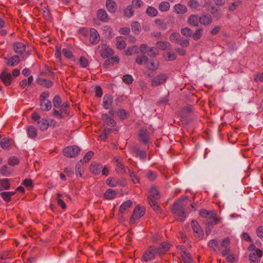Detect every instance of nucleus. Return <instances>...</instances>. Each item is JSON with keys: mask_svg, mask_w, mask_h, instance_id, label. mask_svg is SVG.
<instances>
[{"mask_svg": "<svg viewBox=\"0 0 263 263\" xmlns=\"http://www.w3.org/2000/svg\"><path fill=\"white\" fill-rule=\"evenodd\" d=\"M114 160L116 163L117 171L122 174H125L126 173V167L124 165L122 161L117 157H115Z\"/></svg>", "mask_w": 263, "mask_h": 263, "instance_id": "13", "label": "nucleus"}, {"mask_svg": "<svg viewBox=\"0 0 263 263\" xmlns=\"http://www.w3.org/2000/svg\"><path fill=\"white\" fill-rule=\"evenodd\" d=\"M37 83L40 85L44 86L47 88L51 87L53 84L51 81L42 78L39 79L37 80Z\"/></svg>", "mask_w": 263, "mask_h": 263, "instance_id": "37", "label": "nucleus"}, {"mask_svg": "<svg viewBox=\"0 0 263 263\" xmlns=\"http://www.w3.org/2000/svg\"><path fill=\"white\" fill-rule=\"evenodd\" d=\"M106 6L110 12H115L117 10L116 4L113 0H107L106 3Z\"/></svg>", "mask_w": 263, "mask_h": 263, "instance_id": "27", "label": "nucleus"}, {"mask_svg": "<svg viewBox=\"0 0 263 263\" xmlns=\"http://www.w3.org/2000/svg\"><path fill=\"white\" fill-rule=\"evenodd\" d=\"M156 47L160 50H164L171 48V44L167 41H160L156 43Z\"/></svg>", "mask_w": 263, "mask_h": 263, "instance_id": "23", "label": "nucleus"}, {"mask_svg": "<svg viewBox=\"0 0 263 263\" xmlns=\"http://www.w3.org/2000/svg\"><path fill=\"white\" fill-rule=\"evenodd\" d=\"M140 25L138 22H134L132 24V30L135 33H138L140 29Z\"/></svg>", "mask_w": 263, "mask_h": 263, "instance_id": "51", "label": "nucleus"}, {"mask_svg": "<svg viewBox=\"0 0 263 263\" xmlns=\"http://www.w3.org/2000/svg\"><path fill=\"white\" fill-rule=\"evenodd\" d=\"M102 120L108 125L114 127L116 125V121L111 118L107 114H104L102 116Z\"/></svg>", "mask_w": 263, "mask_h": 263, "instance_id": "24", "label": "nucleus"}, {"mask_svg": "<svg viewBox=\"0 0 263 263\" xmlns=\"http://www.w3.org/2000/svg\"><path fill=\"white\" fill-rule=\"evenodd\" d=\"M156 254V248L154 246H150L144 252L143 258L145 261H148L154 259Z\"/></svg>", "mask_w": 263, "mask_h": 263, "instance_id": "8", "label": "nucleus"}, {"mask_svg": "<svg viewBox=\"0 0 263 263\" xmlns=\"http://www.w3.org/2000/svg\"><path fill=\"white\" fill-rule=\"evenodd\" d=\"M52 115L54 117H56L59 118V119H63L64 118V115L60 111V110H58L57 109H53L52 112Z\"/></svg>", "mask_w": 263, "mask_h": 263, "instance_id": "62", "label": "nucleus"}, {"mask_svg": "<svg viewBox=\"0 0 263 263\" xmlns=\"http://www.w3.org/2000/svg\"><path fill=\"white\" fill-rule=\"evenodd\" d=\"M191 224L193 232L196 234V237H202L203 235V232L198 223L195 220H192Z\"/></svg>", "mask_w": 263, "mask_h": 263, "instance_id": "12", "label": "nucleus"}, {"mask_svg": "<svg viewBox=\"0 0 263 263\" xmlns=\"http://www.w3.org/2000/svg\"><path fill=\"white\" fill-rule=\"evenodd\" d=\"M167 78L168 77L165 74L161 73L158 74L153 79L151 85L152 87H157L165 83Z\"/></svg>", "mask_w": 263, "mask_h": 263, "instance_id": "7", "label": "nucleus"}, {"mask_svg": "<svg viewBox=\"0 0 263 263\" xmlns=\"http://www.w3.org/2000/svg\"><path fill=\"white\" fill-rule=\"evenodd\" d=\"M13 169L7 165H3L1 169V173L5 176H9L12 172Z\"/></svg>", "mask_w": 263, "mask_h": 263, "instance_id": "34", "label": "nucleus"}, {"mask_svg": "<svg viewBox=\"0 0 263 263\" xmlns=\"http://www.w3.org/2000/svg\"><path fill=\"white\" fill-rule=\"evenodd\" d=\"M4 60L6 61V64L9 66L16 65L20 61L18 55H14L10 58L5 57L4 58Z\"/></svg>", "mask_w": 263, "mask_h": 263, "instance_id": "16", "label": "nucleus"}, {"mask_svg": "<svg viewBox=\"0 0 263 263\" xmlns=\"http://www.w3.org/2000/svg\"><path fill=\"white\" fill-rule=\"evenodd\" d=\"M53 106L55 108H59L62 104L61 97L59 95H56L52 101Z\"/></svg>", "mask_w": 263, "mask_h": 263, "instance_id": "44", "label": "nucleus"}, {"mask_svg": "<svg viewBox=\"0 0 263 263\" xmlns=\"http://www.w3.org/2000/svg\"><path fill=\"white\" fill-rule=\"evenodd\" d=\"M181 256L184 263H193L190 253L184 251L182 253Z\"/></svg>", "mask_w": 263, "mask_h": 263, "instance_id": "42", "label": "nucleus"}, {"mask_svg": "<svg viewBox=\"0 0 263 263\" xmlns=\"http://www.w3.org/2000/svg\"><path fill=\"white\" fill-rule=\"evenodd\" d=\"M182 47H187L189 45V40L188 39H182L180 37L178 43Z\"/></svg>", "mask_w": 263, "mask_h": 263, "instance_id": "60", "label": "nucleus"}, {"mask_svg": "<svg viewBox=\"0 0 263 263\" xmlns=\"http://www.w3.org/2000/svg\"><path fill=\"white\" fill-rule=\"evenodd\" d=\"M28 136L31 138H34L37 136L36 129L33 126H29L27 128Z\"/></svg>", "mask_w": 263, "mask_h": 263, "instance_id": "32", "label": "nucleus"}, {"mask_svg": "<svg viewBox=\"0 0 263 263\" xmlns=\"http://www.w3.org/2000/svg\"><path fill=\"white\" fill-rule=\"evenodd\" d=\"M89 41L93 45L97 44L100 41V35L98 31L94 28L90 29Z\"/></svg>", "mask_w": 263, "mask_h": 263, "instance_id": "10", "label": "nucleus"}, {"mask_svg": "<svg viewBox=\"0 0 263 263\" xmlns=\"http://www.w3.org/2000/svg\"><path fill=\"white\" fill-rule=\"evenodd\" d=\"M116 46L118 49L122 50L126 47V44L122 37H118L117 38Z\"/></svg>", "mask_w": 263, "mask_h": 263, "instance_id": "33", "label": "nucleus"}, {"mask_svg": "<svg viewBox=\"0 0 263 263\" xmlns=\"http://www.w3.org/2000/svg\"><path fill=\"white\" fill-rule=\"evenodd\" d=\"M49 96V93L48 91H44L40 95V107L42 111H49L51 109V102L48 99Z\"/></svg>", "mask_w": 263, "mask_h": 263, "instance_id": "2", "label": "nucleus"}, {"mask_svg": "<svg viewBox=\"0 0 263 263\" xmlns=\"http://www.w3.org/2000/svg\"><path fill=\"white\" fill-rule=\"evenodd\" d=\"M0 79L6 86H8L11 85L13 77L10 73L7 72L6 70H4L0 74Z\"/></svg>", "mask_w": 263, "mask_h": 263, "instance_id": "9", "label": "nucleus"}, {"mask_svg": "<svg viewBox=\"0 0 263 263\" xmlns=\"http://www.w3.org/2000/svg\"><path fill=\"white\" fill-rule=\"evenodd\" d=\"M19 162V160L16 157H11L9 158L8 160V163L9 165L13 166L16 164H17Z\"/></svg>", "mask_w": 263, "mask_h": 263, "instance_id": "61", "label": "nucleus"}, {"mask_svg": "<svg viewBox=\"0 0 263 263\" xmlns=\"http://www.w3.org/2000/svg\"><path fill=\"white\" fill-rule=\"evenodd\" d=\"M138 53V48L135 47H132L130 48H128V49L126 51V55H132L135 53Z\"/></svg>", "mask_w": 263, "mask_h": 263, "instance_id": "56", "label": "nucleus"}, {"mask_svg": "<svg viewBox=\"0 0 263 263\" xmlns=\"http://www.w3.org/2000/svg\"><path fill=\"white\" fill-rule=\"evenodd\" d=\"M68 104L67 103H64L62 104L60 106V111L63 114H65L66 115H69V110H68Z\"/></svg>", "mask_w": 263, "mask_h": 263, "instance_id": "46", "label": "nucleus"}, {"mask_svg": "<svg viewBox=\"0 0 263 263\" xmlns=\"http://www.w3.org/2000/svg\"><path fill=\"white\" fill-rule=\"evenodd\" d=\"M149 193L150 196L148 197H151L152 199L154 198L155 200L158 199L160 197L159 191L155 186L152 187Z\"/></svg>", "mask_w": 263, "mask_h": 263, "instance_id": "35", "label": "nucleus"}, {"mask_svg": "<svg viewBox=\"0 0 263 263\" xmlns=\"http://www.w3.org/2000/svg\"><path fill=\"white\" fill-rule=\"evenodd\" d=\"M140 141L144 144H147L149 142L148 133L146 129L141 128L139 133Z\"/></svg>", "mask_w": 263, "mask_h": 263, "instance_id": "11", "label": "nucleus"}, {"mask_svg": "<svg viewBox=\"0 0 263 263\" xmlns=\"http://www.w3.org/2000/svg\"><path fill=\"white\" fill-rule=\"evenodd\" d=\"M102 168V165L101 164L95 162L91 164L90 170L92 174L97 175L100 174Z\"/></svg>", "mask_w": 263, "mask_h": 263, "instance_id": "22", "label": "nucleus"}, {"mask_svg": "<svg viewBox=\"0 0 263 263\" xmlns=\"http://www.w3.org/2000/svg\"><path fill=\"white\" fill-rule=\"evenodd\" d=\"M133 80L132 76L130 74H126L123 77V81L127 84L132 83Z\"/></svg>", "mask_w": 263, "mask_h": 263, "instance_id": "57", "label": "nucleus"}, {"mask_svg": "<svg viewBox=\"0 0 263 263\" xmlns=\"http://www.w3.org/2000/svg\"><path fill=\"white\" fill-rule=\"evenodd\" d=\"M187 200L186 197H182L176 201L173 205L172 210L178 221H183L186 218L184 208L186 205Z\"/></svg>", "mask_w": 263, "mask_h": 263, "instance_id": "1", "label": "nucleus"}, {"mask_svg": "<svg viewBox=\"0 0 263 263\" xmlns=\"http://www.w3.org/2000/svg\"><path fill=\"white\" fill-rule=\"evenodd\" d=\"M147 60L148 57L145 55H143L137 57L136 59V62L138 64L142 65L143 64H146V62H147Z\"/></svg>", "mask_w": 263, "mask_h": 263, "instance_id": "50", "label": "nucleus"}, {"mask_svg": "<svg viewBox=\"0 0 263 263\" xmlns=\"http://www.w3.org/2000/svg\"><path fill=\"white\" fill-rule=\"evenodd\" d=\"M145 212V209L144 207L137 205L133 213L130 218V222L131 223H135L136 220L140 218L144 215Z\"/></svg>", "mask_w": 263, "mask_h": 263, "instance_id": "3", "label": "nucleus"}, {"mask_svg": "<svg viewBox=\"0 0 263 263\" xmlns=\"http://www.w3.org/2000/svg\"><path fill=\"white\" fill-rule=\"evenodd\" d=\"M199 21L201 24L208 26L212 22V17L209 14L202 13L199 16Z\"/></svg>", "mask_w": 263, "mask_h": 263, "instance_id": "14", "label": "nucleus"}, {"mask_svg": "<svg viewBox=\"0 0 263 263\" xmlns=\"http://www.w3.org/2000/svg\"><path fill=\"white\" fill-rule=\"evenodd\" d=\"M15 194V192L4 191L1 192L0 195L5 201L9 202L11 200L12 196H13Z\"/></svg>", "mask_w": 263, "mask_h": 263, "instance_id": "25", "label": "nucleus"}, {"mask_svg": "<svg viewBox=\"0 0 263 263\" xmlns=\"http://www.w3.org/2000/svg\"><path fill=\"white\" fill-rule=\"evenodd\" d=\"M194 108L192 105H187L183 108L182 110V114L183 116H186L187 114L193 113Z\"/></svg>", "mask_w": 263, "mask_h": 263, "instance_id": "43", "label": "nucleus"}, {"mask_svg": "<svg viewBox=\"0 0 263 263\" xmlns=\"http://www.w3.org/2000/svg\"><path fill=\"white\" fill-rule=\"evenodd\" d=\"M0 145L3 149H7L10 146V141L7 138H3L1 141Z\"/></svg>", "mask_w": 263, "mask_h": 263, "instance_id": "39", "label": "nucleus"}, {"mask_svg": "<svg viewBox=\"0 0 263 263\" xmlns=\"http://www.w3.org/2000/svg\"><path fill=\"white\" fill-rule=\"evenodd\" d=\"M147 199L149 205L153 210L157 213H160L161 212L160 208L156 200L151 198V197H148Z\"/></svg>", "mask_w": 263, "mask_h": 263, "instance_id": "28", "label": "nucleus"}, {"mask_svg": "<svg viewBox=\"0 0 263 263\" xmlns=\"http://www.w3.org/2000/svg\"><path fill=\"white\" fill-rule=\"evenodd\" d=\"M98 18L102 22H106L108 21V17L106 12L102 9H100L97 12Z\"/></svg>", "mask_w": 263, "mask_h": 263, "instance_id": "29", "label": "nucleus"}, {"mask_svg": "<svg viewBox=\"0 0 263 263\" xmlns=\"http://www.w3.org/2000/svg\"><path fill=\"white\" fill-rule=\"evenodd\" d=\"M133 151L141 160L143 161L145 160L146 158V153L145 151H140L138 147L135 146L133 147Z\"/></svg>", "mask_w": 263, "mask_h": 263, "instance_id": "20", "label": "nucleus"}, {"mask_svg": "<svg viewBox=\"0 0 263 263\" xmlns=\"http://www.w3.org/2000/svg\"><path fill=\"white\" fill-rule=\"evenodd\" d=\"M187 23L190 26L198 27L200 23L199 16L197 14H192L188 17Z\"/></svg>", "mask_w": 263, "mask_h": 263, "instance_id": "15", "label": "nucleus"}, {"mask_svg": "<svg viewBox=\"0 0 263 263\" xmlns=\"http://www.w3.org/2000/svg\"><path fill=\"white\" fill-rule=\"evenodd\" d=\"M63 54L67 58L71 59L73 57L72 52L68 49L64 48L62 50Z\"/></svg>", "mask_w": 263, "mask_h": 263, "instance_id": "55", "label": "nucleus"}, {"mask_svg": "<svg viewBox=\"0 0 263 263\" xmlns=\"http://www.w3.org/2000/svg\"><path fill=\"white\" fill-rule=\"evenodd\" d=\"M80 152V148L79 147L72 145L65 148L63 150V154L67 157L73 158L76 157Z\"/></svg>", "mask_w": 263, "mask_h": 263, "instance_id": "4", "label": "nucleus"}, {"mask_svg": "<svg viewBox=\"0 0 263 263\" xmlns=\"http://www.w3.org/2000/svg\"><path fill=\"white\" fill-rule=\"evenodd\" d=\"M256 234L260 238H263V226H259L257 228Z\"/></svg>", "mask_w": 263, "mask_h": 263, "instance_id": "64", "label": "nucleus"}, {"mask_svg": "<svg viewBox=\"0 0 263 263\" xmlns=\"http://www.w3.org/2000/svg\"><path fill=\"white\" fill-rule=\"evenodd\" d=\"M10 184L8 179H0V191L9 190Z\"/></svg>", "mask_w": 263, "mask_h": 263, "instance_id": "30", "label": "nucleus"}, {"mask_svg": "<svg viewBox=\"0 0 263 263\" xmlns=\"http://www.w3.org/2000/svg\"><path fill=\"white\" fill-rule=\"evenodd\" d=\"M13 48L15 52L20 54H23L26 50L25 45L21 42L14 43Z\"/></svg>", "mask_w": 263, "mask_h": 263, "instance_id": "17", "label": "nucleus"}, {"mask_svg": "<svg viewBox=\"0 0 263 263\" xmlns=\"http://www.w3.org/2000/svg\"><path fill=\"white\" fill-rule=\"evenodd\" d=\"M187 5L191 8L196 9L197 8L198 2L196 0H190L188 2Z\"/></svg>", "mask_w": 263, "mask_h": 263, "instance_id": "63", "label": "nucleus"}, {"mask_svg": "<svg viewBox=\"0 0 263 263\" xmlns=\"http://www.w3.org/2000/svg\"><path fill=\"white\" fill-rule=\"evenodd\" d=\"M174 11L178 14H183L187 11V7L181 4H178L174 6Z\"/></svg>", "mask_w": 263, "mask_h": 263, "instance_id": "21", "label": "nucleus"}, {"mask_svg": "<svg viewBox=\"0 0 263 263\" xmlns=\"http://www.w3.org/2000/svg\"><path fill=\"white\" fill-rule=\"evenodd\" d=\"M133 204V202L130 200H128L123 203L120 206V214H123L125 211L129 208Z\"/></svg>", "mask_w": 263, "mask_h": 263, "instance_id": "31", "label": "nucleus"}, {"mask_svg": "<svg viewBox=\"0 0 263 263\" xmlns=\"http://www.w3.org/2000/svg\"><path fill=\"white\" fill-rule=\"evenodd\" d=\"M116 194L117 192L116 191L108 189L105 192L104 196L107 199H112L116 197Z\"/></svg>", "mask_w": 263, "mask_h": 263, "instance_id": "38", "label": "nucleus"}, {"mask_svg": "<svg viewBox=\"0 0 263 263\" xmlns=\"http://www.w3.org/2000/svg\"><path fill=\"white\" fill-rule=\"evenodd\" d=\"M203 34V29L199 28L197 29L194 33H192V37L195 41L200 39Z\"/></svg>", "mask_w": 263, "mask_h": 263, "instance_id": "40", "label": "nucleus"}, {"mask_svg": "<svg viewBox=\"0 0 263 263\" xmlns=\"http://www.w3.org/2000/svg\"><path fill=\"white\" fill-rule=\"evenodd\" d=\"M113 102V98L110 95H105L103 97V107L106 109H110Z\"/></svg>", "mask_w": 263, "mask_h": 263, "instance_id": "19", "label": "nucleus"}, {"mask_svg": "<svg viewBox=\"0 0 263 263\" xmlns=\"http://www.w3.org/2000/svg\"><path fill=\"white\" fill-rule=\"evenodd\" d=\"M208 246L210 248L212 249L214 251H216L217 250L216 248L218 247V242L215 239H212L209 241Z\"/></svg>", "mask_w": 263, "mask_h": 263, "instance_id": "52", "label": "nucleus"}, {"mask_svg": "<svg viewBox=\"0 0 263 263\" xmlns=\"http://www.w3.org/2000/svg\"><path fill=\"white\" fill-rule=\"evenodd\" d=\"M129 174L132 181L134 183H138L140 182V180L138 176L135 173L131 172L130 170H129Z\"/></svg>", "mask_w": 263, "mask_h": 263, "instance_id": "59", "label": "nucleus"}, {"mask_svg": "<svg viewBox=\"0 0 263 263\" xmlns=\"http://www.w3.org/2000/svg\"><path fill=\"white\" fill-rule=\"evenodd\" d=\"M170 4L167 2H163L159 5V10L161 11H166L170 9Z\"/></svg>", "mask_w": 263, "mask_h": 263, "instance_id": "47", "label": "nucleus"}, {"mask_svg": "<svg viewBox=\"0 0 263 263\" xmlns=\"http://www.w3.org/2000/svg\"><path fill=\"white\" fill-rule=\"evenodd\" d=\"M180 32L183 35L186 37H191L192 34V30L188 27L182 28Z\"/></svg>", "mask_w": 263, "mask_h": 263, "instance_id": "45", "label": "nucleus"}, {"mask_svg": "<svg viewBox=\"0 0 263 263\" xmlns=\"http://www.w3.org/2000/svg\"><path fill=\"white\" fill-rule=\"evenodd\" d=\"M117 115L122 120L127 118V112L124 109H120L117 112Z\"/></svg>", "mask_w": 263, "mask_h": 263, "instance_id": "54", "label": "nucleus"}, {"mask_svg": "<svg viewBox=\"0 0 263 263\" xmlns=\"http://www.w3.org/2000/svg\"><path fill=\"white\" fill-rule=\"evenodd\" d=\"M200 215L204 218H209L215 216L216 214L214 211H208L206 210L203 209L200 211Z\"/></svg>", "mask_w": 263, "mask_h": 263, "instance_id": "36", "label": "nucleus"}, {"mask_svg": "<svg viewBox=\"0 0 263 263\" xmlns=\"http://www.w3.org/2000/svg\"><path fill=\"white\" fill-rule=\"evenodd\" d=\"M169 39L171 42L177 43L180 39V34L178 33H172L170 35Z\"/></svg>", "mask_w": 263, "mask_h": 263, "instance_id": "49", "label": "nucleus"}, {"mask_svg": "<svg viewBox=\"0 0 263 263\" xmlns=\"http://www.w3.org/2000/svg\"><path fill=\"white\" fill-rule=\"evenodd\" d=\"M98 48L100 50V53L103 58H107L114 54L112 49L105 44L100 45Z\"/></svg>", "mask_w": 263, "mask_h": 263, "instance_id": "5", "label": "nucleus"}, {"mask_svg": "<svg viewBox=\"0 0 263 263\" xmlns=\"http://www.w3.org/2000/svg\"><path fill=\"white\" fill-rule=\"evenodd\" d=\"M220 220V218H216L215 216L210 217L205 220L204 222L206 225L205 233L207 235H209L213 227L216 225Z\"/></svg>", "mask_w": 263, "mask_h": 263, "instance_id": "6", "label": "nucleus"}, {"mask_svg": "<svg viewBox=\"0 0 263 263\" xmlns=\"http://www.w3.org/2000/svg\"><path fill=\"white\" fill-rule=\"evenodd\" d=\"M134 11L131 6H128L124 10V15L127 17H131L133 15Z\"/></svg>", "mask_w": 263, "mask_h": 263, "instance_id": "58", "label": "nucleus"}, {"mask_svg": "<svg viewBox=\"0 0 263 263\" xmlns=\"http://www.w3.org/2000/svg\"><path fill=\"white\" fill-rule=\"evenodd\" d=\"M146 66L150 70H155L159 67V62L157 60H152L150 61H148V60L146 63Z\"/></svg>", "mask_w": 263, "mask_h": 263, "instance_id": "26", "label": "nucleus"}, {"mask_svg": "<svg viewBox=\"0 0 263 263\" xmlns=\"http://www.w3.org/2000/svg\"><path fill=\"white\" fill-rule=\"evenodd\" d=\"M146 13L151 16L154 17L157 15V10L153 7H148L146 10Z\"/></svg>", "mask_w": 263, "mask_h": 263, "instance_id": "48", "label": "nucleus"}, {"mask_svg": "<svg viewBox=\"0 0 263 263\" xmlns=\"http://www.w3.org/2000/svg\"><path fill=\"white\" fill-rule=\"evenodd\" d=\"M79 63L81 66L83 68L86 67L89 64L88 60L84 57H81L79 59Z\"/></svg>", "mask_w": 263, "mask_h": 263, "instance_id": "53", "label": "nucleus"}, {"mask_svg": "<svg viewBox=\"0 0 263 263\" xmlns=\"http://www.w3.org/2000/svg\"><path fill=\"white\" fill-rule=\"evenodd\" d=\"M37 123L39 124L40 129L42 130L47 129L49 126V122L46 119H43L39 121Z\"/></svg>", "mask_w": 263, "mask_h": 263, "instance_id": "41", "label": "nucleus"}, {"mask_svg": "<svg viewBox=\"0 0 263 263\" xmlns=\"http://www.w3.org/2000/svg\"><path fill=\"white\" fill-rule=\"evenodd\" d=\"M262 255V251L259 249H257L255 250V252L250 253L249 259L251 262L259 261L258 258L261 257Z\"/></svg>", "mask_w": 263, "mask_h": 263, "instance_id": "18", "label": "nucleus"}]
</instances>
